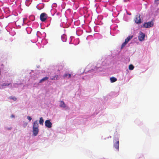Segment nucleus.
Masks as SVG:
<instances>
[{
	"label": "nucleus",
	"mask_w": 159,
	"mask_h": 159,
	"mask_svg": "<svg viewBox=\"0 0 159 159\" xmlns=\"http://www.w3.org/2000/svg\"><path fill=\"white\" fill-rule=\"evenodd\" d=\"M47 17V15L46 13H43L40 15V20L44 22L46 20Z\"/></svg>",
	"instance_id": "obj_1"
},
{
	"label": "nucleus",
	"mask_w": 159,
	"mask_h": 159,
	"mask_svg": "<svg viewBox=\"0 0 159 159\" xmlns=\"http://www.w3.org/2000/svg\"><path fill=\"white\" fill-rule=\"evenodd\" d=\"M153 23L152 21L149 22L147 23H144L143 25V26L145 28H150L153 26Z\"/></svg>",
	"instance_id": "obj_2"
},
{
	"label": "nucleus",
	"mask_w": 159,
	"mask_h": 159,
	"mask_svg": "<svg viewBox=\"0 0 159 159\" xmlns=\"http://www.w3.org/2000/svg\"><path fill=\"white\" fill-rule=\"evenodd\" d=\"M45 126L48 128H50L52 126V123L49 120H47L45 122Z\"/></svg>",
	"instance_id": "obj_3"
},
{
	"label": "nucleus",
	"mask_w": 159,
	"mask_h": 159,
	"mask_svg": "<svg viewBox=\"0 0 159 159\" xmlns=\"http://www.w3.org/2000/svg\"><path fill=\"white\" fill-rule=\"evenodd\" d=\"M145 38V34L141 32L140 33L138 39L139 41H142L144 40Z\"/></svg>",
	"instance_id": "obj_4"
},
{
	"label": "nucleus",
	"mask_w": 159,
	"mask_h": 159,
	"mask_svg": "<svg viewBox=\"0 0 159 159\" xmlns=\"http://www.w3.org/2000/svg\"><path fill=\"white\" fill-rule=\"evenodd\" d=\"M135 23L137 24H139L141 22V19L140 18V15H137L136 16V18L134 19Z\"/></svg>",
	"instance_id": "obj_5"
},
{
	"label": "nucleus",
	"mask_w": 159,
	"mask_h": 159,
	"mask_svg": "<svg viewBox=\"0 0 159 159\" xmlns=\"http://www.w3.org/2000/svg\"><path fill=\"white\" fill-rule=\"evenodd\" d=\"M114 147L117 150L119 149V141L118 139L115 140L113 145Z\"/></svg>",
	"instance_id": "obj_6"
},
{
	"label": "nucleus",
	"mask_w": 159,
	"mask_h": 159,
	"mask_svg": "<svg viewBox=\"0 0 159 159\" xmlns=\"http://www.w3.org/2000/svg\"><path fill=\"white\" fill-rule=\"evenodd\" d=\"M33 132L34 135L36 136L39 132V129L33 128Z\"/></svg>",
	"instance_id": "obj_7"
},
{
	"label": "nucleus",
	"mask_w": 159,
	"mask_h": 159,
	"mask_svg": "<svg viewBox=\"0 0 159 159\" xmlns=\"http://www.w3.org/2000/svg\"><path fill=\"white\" fill-rule=\"evenodd\" d=\"M60 106L61 107L65 108L66 107V106L65 103L64 102L62 101H60Z\"/></svg>",
	"instance_id": "obj_8"
},
{
	"label": "nucleus",
	"mask_w": 159,
	"mask_h": 159,
	"mask_svg": "<svg viewBox=\"0 0 159 159\" xmlns=\"http://www.w3.org/2000/svg\"><path fill=\"white\" fill-rule=\"evenodd\" d=\"M39 125L37 123V121L36 120L34 123L33 126V128H36V129H39Z\"/></svg>",
	"instance_id": "obj_9"
},
{
	"label": "nucleus",
	"mask_w": 159,
	"mask_h": 159,
	"mask_svg": "<svg viewBox=\"0 0 159 159\" xmlns=\"http://www.w3.org/2000/svg\"><path fill=\"white\" fill-rule=\"evenodd\" d=\"M133 35L129 36L125 39V41L128 43L133 38Z\"/></svg>",
	"instance_id": "obj_10"
},
{
	"label": "nucleus",
	"mask_w": 159,
	"mask_h": 159,
	"mask_svg": "<svg viewBox=\"0 0 159 159\" xmlns=\"http://www.w3.org/2000/svg\"><path fill=\"white\" fill-rule=\"evenodd\" d=\"M110 80L111 83H113L116 82L117 80V79L115 77H112L110 78Z\"/></svg>",
	"instance_id": "obj_11"
},
{
	"label": "nucleus",
	"mask_w": 159,
	"mask_h": 159,
	"mask_svg": "<svg viewBox=\"0 0 159 159\" xmlns=\"http://www.w3.org/2000/svg\"><path fill=\"white\" fill-rule=\"evenodd\" d=\"M63 77L64 78H69L71 77V75L70 74H65L64 75Z\"/></svg>",
	"instance_id": "obj_12"
},
{
	"label": "nucleus",
	"mask_w": 159,
	"mask_h": 159,
	"mask_svg": "<svg viewBox=\"0 0 159 159\" xmlns=\"http://www.w3.org/2000/svg\"><path fill=\"white\" fill-rule=\"evenodd\" d=\"M48 79V77H45L43 78L42 79H41L40 80L39 83H42V82H43L44 81L47 80Z\"/></svg>",
	"instance_id": "obj_13"
},
{
	"label": "nucleus",
	"mask_w": 159,
	"mask_h": 159,
	"mask_svg": "<svg viewBox=\"0 0 159 159\" xmlns=\"http://www.w3.org/2000/svg\"><path fill=\"white\" fill-rule=\"evenodd\" d=\"M44 122V120L43 118L41 117L40 118L39 120V123L40 125H43V123Z\"/></svg>",
	"instance_id": "obj_14"
},
{
	"label": "nucleus",
	"mask_w": 159,
	"mask_h": 159,
	"mask_svg": "<svg viewBox=\"0 0 159 159\" xmlns=\"http://www.w3.org/2000/svg\"><path fill=\"white\" fill-rule=\"evenodd\" d=\"M58 77V76L57 75H55L53 77L51 78V79L52 80H57Z\"/></svg>",
	"instance_id": "obj_15"
},
{
	"label": "nucleus",
	"mask_w": 159,
	"mask_h": 159,
	"mask_svg": "<svg viewBox=\"0 0 159 159\" xmlns=\"http://www.w3.org/2000/svg\"><path fill=\"white\" fill-rule=\"evenodd\" d=\"M134 66L131 64L129 65V70H132L134 69Z\"/></svg>",
	"instance_id": "obj_16"
},
{
	"label": "nucleus",
	"mask_w": 159,
	"mask_h": 159,
	"mask_svg": "<svg viewBox=\"0 0 159 159\" xmlns=\"http://www.w3.org/2000/svg\"><path fill=\"white\" fill-rule=\"evenodd\" d=\"M127 43H126V42L125 41V42L124 43H123L121 45V49H122L123 48L125 47V46L126 45V44Z\"/></svg>",
	"instance_id": "obj_17"
},
{
	"label": "nucleus",
	"mask_w": 159,
	"mask_h": 159,
	"mask_svg": "<svg viewBox=\"0 0 159 159\" xmlns=\"http://www.w3.org/2000/svg\"><path fill=\"white\" fill-rule=\"evenodd\" d=\"M11 84V83H8V84L3 83V84H1V86L2 87H3V86H9V85H10Z\"/></svg>",
	"instance_id": "obj_18"
},
{
	"label": "nucleus",
	"mask_w": 159,
	"mask_h": 159,
	"mask_svg": "<svg viewBox=\"0 0 159 159\" xmlns=\"http://www.w3.org/2000/svg\"><path fill=\"white\" fill-rule=\"evenodd\" d=\"M9 98H10V99H12L14 101H16L17 99L16 98V97H13L12 96L10 97Z\"/></svg>",
	"instance_id": "obj_19"
},
{
	"label": "nucleus",
	"mask_w": 159,
	"mask_h": 159,
	"mask_svg": "<svg viewBox=\"0 0 159 159\" xmlns=\"http://www.w3.org/2000/svg\"><path fill=\"white\" fill-rule=\"evenodd\" d=\"M155 3L157 5L159 3V0H155Z\"/></svg>",
	"instance_id": "obj_20"
},
{
	"label": "nucleus",
	"mask_w": 159,
	"mask_h": 159,
	"mask_svg": "<svg viewBox=\"0 0 159 159\" xmlns=\"http://www.w3.org/2000/svg\"><path fill=\"white\" fill-rule=\"evenodd\" d=\"M27 119L28 120H29L30 121H31V120H32V118L30 116H27Z\"/></svg>",
	"instance_id": "obj_21"
},
{
	"label": "nucleus",
	"mask_w": 159,
	"mask_h": 159,
	"mask_svg": "<svg viewBox=\"0 0 159 159\" xmlns=\"http://www.w3.org/2000/svg\"><path fill=\"white\" fill-rule=\"evenodd\" d=\"M11 129H12V128H11V127L7 128V129L8 130H10Z\"/></svg>",
	"instance_id": "obj_22"
},
{
	"label": "nucleus",
	"mask_w": 159,
	"mask_h": 159,
	"mask_svg": "<svg viewBox=\"0 0 159 159\" xmlns=\"http://www.w3.org/2000/svg\"><path fill=\"white\" fill-rule=\"evenodd\" d=\"M11 117L12 118H14L15 117V116L13 115H11Z\"/></svg>",
	"instance_id": "obj_23"
}]
</instances>
